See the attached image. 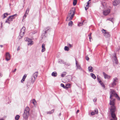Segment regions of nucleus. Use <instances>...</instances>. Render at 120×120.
<instances>
[{
    "label": "nucleus",
    "mask_w": 120,
    "mask_h": 120,
    "mask_svg": "<svg viewBox=\"0 0 120 120\" xmlns=\"http://www.w3.org/2000/svg\"><path fill=\"white\" fill-rule=\"evenodd\" d=\"M98 114V110L97 109H95L94 112H92L91 113V115H93L95 114Z\"/></svg>",
    "instance_id": "obj_12"
},
{
    "label": "nucleus",
    "mask_w": 120,
    "mask_h": 120,
    "mask_svg": "<svg viewBox=\"0 0 120 120\" xmlns=\"http://www.w3.org/2000/svg\"><path fill=\"white\" fill-rule=\"evenodd\" d=\"M97 79H98V80L99 81V82L100 81H101V80L99 79V78L98 77L97 78Z\"/></svg>",
    "instance_id": "obj_50"
},
{
    "label": "nucleus",
    "mask_w": 120,
    "mask_h": 120,
    "mask_svg": "<svg viewBox=\"0 0 120 120\" xmlns=\"http://www.w3.org/2000/svg\"><path fill=\"white\" fill-rule=\"evenodd\" d=\"M70 84H67L66 85V88H69L70 86Z\"/></svg>",
    "instance_id": "obj_38"
},
{
    "label": "nucleus",
    "mask_w": 120,
    "mask_h": 120,
    "mask_svg": "<svg viewBox=\"0 0 120 120\" xmlns=\"http://www.w3.org/2000/svg\"><path fill=\"white\" fill-rule=\"evenodd\" d=\"M79 111V110H77V113H78Z\"/></svg>",
    "instance_id": "obj_54"
},
{
    "label": "nucleus",
    "mask_w": 120,
    "mask_h": 120,
    "mask_svg": "<svg viewBox=\"0 0 120 120\" xmlns=\"http://www.w3.org/2000/svg\"><path fill=\"white\" fill-rule=\"evenodd\" d=\"M24 80H25V79L22 78V80L21 81L22 82L23 81H24Z\"/></svg>",
    "instance_id": "obj_48"
},
{
    "label": "nucleus",
    "mask_w": 120,
    "mask_h": 120,
    "mask_svg": "<svg viewBox=\"0 0 120 120\" xmlns=\"http://www.w3.org/2000/svg\"><path fill=\"white\" fill-rule=\"evenodd\" d=\"M0 120H4L2 118L1 119H0Z\"/></svg>",
    "instance_id": "obj_58"
},
{
    "label": "nucleus",
    "mask_w": 120,
    "mask_h": 120,
    "mask_svg": "<svg viewBox=\"0 0 120 120\" xmlns=\"http://www.w3.org/2000/svg\"><path fill=\"white\" fill-rule=\"evenodd\" d=\"M59 115H61V113H60V114Z\"/></svg>",
    "instance_id": "obj_60"
},
{
    "label": "nucleus",
    "mask_w": 120,
    "mask_h": 120,
    "mask_svg": "<svg viewBox=\"0 0 120 120\" xmlns=\"http://www.w3.org/2000/svg\"><path fill=\"white\" fill-rule=\"evenodd\" d=\"M24 40L25 41L28 42V45H31L33 44V41L31 39L27 37L25 38Z\"/></svg>",
    "instance_id": "obj_7"
},
{
    "label": "nucleus",
    "mask_w": 120,
    "mask_h": 120,
    "mask_svg": "<svg viewBox=\"0 0 120 120\" xmlns=\"http://www.w3.org/2000/svg\"><path fill=\"white\" fill-rule=\"evenodd\" d=\"M102 4L103 5V6L104 7V8H105V5L106 4L104 3V2H102Z\"/></svg>",
    "instance_id": "obj_40"
},
{
    "label": "nucleus",
    "mask_w": 120,
    "mask_h": 120,
    "mask_svg": "<svg viewBox=\"0 0 120 120\" xmlns=\"http://www.w3.org/2000/svg\"><path fill=\"white\" fill-rule=\"evenodd\" d=\"M75 11V8H71L68 14L66 19V21L70 20L72 19L74 15Z\"/></svg>",
    "instance_id": "obj_2"
},
{
    "label": "nucleus",
    "mask_w": 120,
    "mask_h": 120,
    "mask_svg": "<svg viewBox=\"0 0 120 120\" xmlns=\"http://www.w3.org/2000/svg\"><path fill=\"white\" fill-rule=\"evenodd\" d=\"M8 15V14L7 13H5L3 15V19H4Z\"/></svg>",
    "instance_id": "obj_27"
},
{
    "label": "nucleus",
    "mask_w": 120,
    "mask_h": 120,
    "mask_svg": "<svg viewBox=\"0 0 120 120\" xmlns=\"http://www.w3.org/2000/svg\"><path fill=\"white\" fill-rule=\"evenodd\" d=\"M66 72H63V74H62L61 75V76L62 77H64L66 75Z\"/></svg>",
    "instance_id": "obj_28"
},
{
    "label": "nucleus",
    "mask_w": 120,
    "mask_h": 120,
    "mask_svg": "<svg viewBox=\"0 0 120 120\" xmlns=\"http://www.w3.org/2000/svg\"><path fill=\"white\" fill-rule=\"evenodd\" d=\"M93 68L92 67L90 66L88 67V69L89 71L90 72H92L93 71Z\"/></svg>",
    "instance_id": "obj_19"
},
{
    "label": "nucleus",
    "mask_w": 120,
    "mask_h": 120,
    "mask_svg": "<svg viewBox=\"0 0 120 120\" xmlns=\"http://www.w3.org/2000/svg\"><path fill=\"white\" fill-rule=\"evenodd\" d=\"M77 0H74L73 2V4L74 5H76L77 3Z\"/></svg>",
    "instance_id": "obj_35"
},
{
    "label": "nucleus",
    "mask_w": 120,
    "mask_h": 120,
    "mask_svg": "<svg viewBox=\"0 0 120 120\" xmlns=\"http://www.w3.org/2000/svg\"><path fill=\"white\" fill-rule=\"evenodd\" d=\"M27 75H26V74H25L23 77V78L24 79H25L26 78V77Z\"/></svg>",
    "instance_id": "obj_41"
},
{
    "label": "nucleus",
    "mask_w": 120,
    "mask_h": 120,
    "mask_svg": "<svg viewBox=\"0 0 120 120\" xmlns=\"http://www.w3.org/2000/svg\"><path fill=\"white\" fill-rule=\"evenodd\" d=\"M60 86L64 88H66V86H64V85L63 83H61L60 84Z\"/></svg>",
    "instance_id": "obj_39"
},
{
    "label": "nucleus",
    "mask_w": 120,
    "mask_h": 120,
    "mask_svg": "<svg viewBox=\"0 0 120 120\" xmlns=\"http://www.w3.org/2000/svg\"><path fill=\"white\" fill-rule=\"evenodd\" d=\"M90 0H89L88 1H89V2L90 1Z\"/></svg>",
    "instance_id": "obj_59"
},
{
    "label": "nucleus",
    "mask_w": 120,
    "mask_h": 120,
    "mask_svg": "<svg viewBox=\"0 0 120 120\" xmlns=\"http://www.w3.org/2000/svg\"><path fill=\"white\" fill-rule=\"evenodd\" d=\"M25 13L24 15V16L23 17V19H25L26 18V16H27V15Z\"/></svg>",
    "instance_id": "obj_43"
},
{
    "label": "nucleus",
    "mask_w": 120,
    "mask_h": 120,
    "mask_svg": "<svg viewBox=\"0 0 120 120\" xmlns=\"http://www.w3.org/2000/svg\"><path fill=\"white\" fill-rule=\"evenodd\" d=\"M0 46L2 48L3 47V45H0Z\"/></svg>",
    "instance_id": "obj_56"
},
{
    "label": "nucleus",
    "mask_w": 120,
    "mask_h": 120,
    "mask_svg": "<svg viewBox=\"0 0 120 120\" xmlns=\"http://www.w3.org/2000/svg\"><path fill=\"white\" fill-rule=\"evenodd\" d=\"M97 99L96 98H95L93 100V101L94 102H96V101H97Z\"/></svg>",
    "instance_id": "obj_44"
},
{
    "label": "nucleus",
    "mask_w": 120,
    "mask_h": 120,
    "mask_svg": "<svg viewBox=\"0 0 120 120\" xmlns=\"http://www.w3.org/2000/svg\"><path fill=\"white\" fill-rule=\"evenodd\" d=\"M113 59L114 60L113 61V62L114 63L117 64H118V61L116 56H114L113 58Z\"/></svg>",
    "instance_id": "obj_15"
},
{
    "label": "nucleus",
    "mask_w": 120,
    "mask_h": 120,
    "mask_svg": "<svg viewBox=\"0 0 120 120\" xmlns=\"http://www.w3.org/2000/svg\"><path fill=\"white\" fill-rule=\"evenodd\" d=\"M89 5L87 4L86 6V7H85V9L86 10L89 8Z\"/></svg>",
    "instance_id": "obj_37"
},
{
    "label": "nucleus",
    "mask_w": 120,
    "mask_h": 120,
    "mask_svg": "<svg viewBox=\"0 0 120 120\" xmlns=\"http://www.w3.org/2000/svg\"><path fill=\"white\" fill-rule=\"evenodd\" d=\"M42 48L41 52H44L45 51V45L44 44H43L42 45Z\"/></svg>",
    "instance_id": "obj_16"
},
{
    "label": "nucleus",
    "mask_w": 120,
    "mask_h": 120,
    "mask_svg": "<svg viewBox=\"0 0 120 120\" xmlns=\"http://www.w3.org/2000/svg\"><path fill=\"white\" fill-rule=\"evenodd\" d=\"M90 75L91 77L93 78L94 79H95L96 78V76L94 74L91 73H90Z\"/></svg>",
    "instance_id": "obj_22"
},
{
    "label": "nucleus",
    "mask_w": 120,
    "mask_h": 120,
    "mask_svg": "<svg viewBox=\"0 0 120 120\" xmlns=\"http://www.w3.org/2000/svg\"><path fill=\"white\" fill-rule=\"evenodd\" d=\"M110 11V10L109 9H108L104 11L103 12V14L105 15H106L109 14Z\"/></svg>",
    "instance_id": "obj_8"
},
{
    "label": "nucleus",
    "mask_w": 120,
    "mask_h": 120,
    "mask_svg": "<svg viewBox=\"0 0 120 120\" xmlns=\"http://www.w3.org/2000/svg\"><path fill=\"white\" fill-rule=\"evenodd\" d=\"M50 29V27H46L45 29V33H44V34H45L47 33V32Z\"/></svg>",
    "instance_id": "obj_17"
},
{
    "label": "nucleus",
    "mask_w": 120,
    "mask_h": 120,
    "mask_svg": "<svg viewBox=\"0 0 120 120\" xmlns=\"http://www.w3.org/2000/svg\"><path fill=\"white\" fill-rule=\"evenodd\" d=\"M102 33L103 34V35H104V34H105L107 33L106 31V30L104 29H103L101 30Z\"/></svg>",
    "instance_id": "obj_26"
},
{
    "label": "nucleus",
    "mask_w": 120,
    "mask_h": 120,
    "mask_svg": "<svg viewBox=\"0 0 120 120\" xmlns=\"http://www.w3.org/2000/svg\"><path fill=\"white\" fill-rule=\"evenodd\" d=\"M118 79L117 78H115L113 79V82L111 83L109 85L110 87H113L114 86H115L116 83L118 82Z\"/></svg>",
    "instance_id": "obj_6"
},
{
    "label": "nucleus",
    "mask_w": 120,
    "mask_h": 120,
    "mask_svg": "<svg viewBox=\"0 0 120 120\" xmlns=\"http://www.w3.org/2000/svg\"><path fill=\"white\" fill-rule=\"evenodd\" d=\"M68 46H69L70 47H71L72 46V45H71L70 44H68Z\"/></svg>",
    "instance_id": "obj_47"
},
{
    "label": "nucleus",
    "mask_w": 120,
    "mask_h": 120,
    "mask_svg": "<svg viewBox=\"0 0 120 120\" xmlns=\"http://www.w3.org/2000/svg\"><path fill=\"white\" fill-rule=\"evenodd\" d=\"M54 109H53L51 111L47 112V114H51V113H53L54 112Z\"/></svg>",
    "instance_id": "obj_23"
},
{
    "label": "nucleus",
    "mask_w": 120,
    "mask_h": 120,
    "mask_svg": "<svg viewBox=\"0 0 120 120\" xmlns=\"http://www.w3.org/2000/svg\"><path fill=\"white\" fill-rule=\"evenodd\" d=\"M38 75V72H36L33 74L32 76L31 77V82L32 83H34L35 79H37Z\"/></svg>",
    "instance_id": "obj_5"
},
{
    "label": "nucleus",
    "mask_w": 120,
    "mask_h": 120,
    "mask_svg": "<svg viewBox=\"0 0 120 120\" xmlns=\"http://www.w3.org/2000/svg\"><path fill=\"white\" fill-rule=\"evenodd\" d=\"M2 74L0 73V76L2 77Z\"/></svg>",
    "instance_id": "obj_53"
},
{
    "label": "nucleus",
    "mask_w": 120,
    "mask_h": 120,
    "mask_svg": "<svg viewBox=\"0 0 120 120\" xmlns=\"http://www.w3.org/2000/svg\"><path fill=\"white\" fill-rule=\"evenodd\" d=\"M89 38L90 39V41H91V39H92V38L91 36H89Z\"/></svg>",
    "instance_id": "obj_46"
},
{
    "label": "nucleus",
    "mask_w": 120,
    "mask_h": 120,
    "mask_svg": "<svg viewBox=\"0 0 120 120\" xmlns=\"http://www.w3.org/2000/svg\"><path fill=\"white\" fill-rule=\"evenodd\" d=\"M65 64L66 65H68V66H69V65L68 64H67V63H65Z\"/></svg>",
    "instance_id": "obj_57"
},
{
    "label": "nucleus",
    "mask_w": 120,
    "mask_h": 120,
    "mask_svg": "<svg viewBox=\"0 0 120 120\" xmlns=\"http://www.w3.org/2000/svg\"><path fill=\"white\" fill-rule=\"evenodd\" d=\"M73 24V22L72 21H71L68 23V25L69 26H71Z\"/></svg>",
    "instance_id": "obj_33"
},
{
    "label": "nucleus",
    "mask_w": 120,
    "mask_h": 120,
    "mask_svg": "<svg viewBox=\"0 0 120 120\" xmlns=\"http://www.w3.org/2000/svg\"><path fill=\"white\" fill-rule=\"evenodd\" d=\"M24 33H23L22 32H21V31H20V32L19 33V36L21 37V38L19 37V38L20 39L22 38L24 36Z\"/></svg>",
    "instance_id": "obj_18"
},
{
    "label": "nucleus",
    "mask_w": 120,
    "mask_h": 120,
    "mask_svg": "<svg viewBox=\"0 0 120 120\" xmlns=\"http://www.w3.org/2000/svg\"><path fill=\"white\" fill-rule=\"evenodd\" d=\"M82 25V23H79L78 24V26H81Z\"/></svg>",
    "instance_id": "obj_42"
},
{
    "label": "nucleus",
    "mask_w": 120,
    "mask_h": 120,
    "mask_svg": "<svg viewBox=\"0 0 120 120\" xmlns=\"http://www.w3.org/2000/svg\"><path fill=\"white\" fill-rule=\"evenodd\" d=\"M75 62H76V66L77 67V69H81V67L80 65L79 64H78V62L77 61L75 60Z\"/></svg>",
    "instance_id": "obj_13"
},
{
    "label": "nucleus",
    "mask_w": 120,
    "mask_h": 120,
    "mask_svg": "<svg viewBox=\"0 0 120 120\" xmlns=\"http://www.w3.org/2000/svg\"><path fill=\"white\" fill-rule=\"evenodd\" d=\"M17 16V14H15L14 15H12L8 17V18L10 19V21H12L13 19L15 18L14 16Z\"/></svg>",
    "instance_id": "obj_11"
},
{
    "label": "nucleus",
    "mask_w": 120,
    "mask_h": 120,
    "mask_svg": "<svg viewBox=\"0 0 120 120\" xmlns=\"http://www.w3.org/2000/svg\"><path fill=\"white\" fill-rule=\"evenodd\" d=\"M20 49L19 47L17 49V50L18 51Z\"/></svg>",
    "instance_id": "obj_51"
},
{
    "label": "nucleus",
    "mask_w": 120,
    "mask_h": 120,
    "mask_svg": "<svg viewBox=\"0 0 120 120\" xmlns=\"http://www.w3.org/2000/svg\"><path fill=\"white\" fill-rule=\"evenodd\" d=\"M110 90L111 91L110 98L111 99L110 101L111 100H112L113 99H115H115L112 98V97L113 96H115L119 100H120V98L118 96L117 94L115 93V91L114 90L112 89H110Z\"/></svg>",
    "instance_id": "obj_3"
},
{
    "label": "nucleus",
    "mask_w": 120,
    "mask_h": 120,
    "mask_svg": "<svg viewBox=\"0 0 120 120\" xmlns=\"http://www.w3.org/2000/svg\"><path fill=\"white\" fill-rule=\"evenodd\" d=\"M103 74L104 75V78L105 79H109L110 77V76H109L108 75H107L104 72H103Z\"/></svg>",
    "instance_id": "obj_14"
},
{
    "label": "nucleus",
    "mask_w": 120,
    "mask_h": 120,
    "mask_svg": "<svg viewBox=\"0 0 120 120\" xmlns=\"http://www.w3.org/2000/svg\"><path fill=\"white\" fill-rule=\"evenodd\" d=\"M90 3L89 2V1H88L87 3V4L89 5V4H90Z\"/></svg>",
    "instance_id": "obj_55"
},
{
    "label": "nucleus",
    "mask_w": 120,
    "mask_h": 120,
    "mask_svg": "<svg viewBox=\"0 0 120 120\" xmlns=\"http://www.w3.org/2000/svg\"><path fill=\"white\" fill-rule=\"evenodd\" d=\"M32 103L34 105H36V101L35 99H33L32 100Z\"/></svg>",
    "instance_id": "obj_34"
},
{
    "label": "nucleus",
    "mask_w": 120,
    "mask_h": 120,
    "mask_svg": "<svg viewBox=\"0 0 120 120\" xmlns=\"http://www.w3.org/2000/svg\"><path fill=\"white\" fill-rule=\"evenodd\" d=\"M29 11V8H28L26 10V12L25 13L26 14V15H27L28 14Z\"/></svg>",
    "instance_id": "obj_36"
},
{
    "label": "nucleus",
    "mask_w": 120,
    "mask_h": 120,
    "mask_svg": "<svg viewBox=\"0 0 120 120\" xmlns=\"http://www.w3.org/2000/svg\"><path fill=\"white\" fill-rule=\"evenodd\" d=\"M91 33L89 35V36H91Z\"/></svg>",
    "instance_id": "obj_52"
},
{
    "label": "nucleus",
    "mask_w": 120,
    "mask_h": 120,
    "mask_svg": "<svg viewBox=\"0 0 120 120\" xmlns=\"http://www.w3.org/2000/svg\"><path fill=\"white\" fill-rule=\"evenodd\" d=\"M26 29V28L25 27H23L22 29L21 30V32H22L23 33H25V30Z\"/></svg>",
    "instance_id": "obj_24"
},
{
    "label": "nucleus",
    "mask_w": 120,
    "mask_h": 120,
    "mask_svg": "<svg viewBox=\"0 0 120 120\" xmlns=\"http://www.w3.org/2000/svg\"><path fill=\"white\" fill-rule=\"evenodd\" d=\"M11 22V21H10V19H9V18H8L7 20L5 22L6 23H8L9 24H10Z\"/></svg>",
    "instance_id": "obj_25"
},
{
    "label": "nucleus",
    "mask_w": 120,
    "mask_h": 120,
    "mask_svg": "<svg viewBox=\"0 0 120 120\" xmlns=\"http://www.w3.org/2000/svg\"><path fill=\"white\" fill-rule=\"evenodd\" d=\"M99 83L101 84V85L104 88L105 87V85H104V84L101 81H100L99 82Z\"/></svg>",
    "instance_id": "obj_32"
},
{
    "label": "nucleus",
    "mask_w": 120,
    "mask_h": 120,
    "mask_svg": "<svg viewBox=\"0 0 120 120\" xmlns=\"http://www.w3.org/2000/svg\"><path fill=\"white\" fill-rule=\"evenodd\" d=\"M29 107H26L25 109L23 114V117L24 118H27L29 115Z\"/></svg>",
    "instance_id": "obj_4"
},
{
    "label": "nucleus",
    "mask_w": 120,
    "mask_h": 120,
    "mask_svg": "<svg viewBox=\"0 0 120 120\" xmlns=\"http://www.w3.org/2000/svg\"><path fill=\"white\" fill-rule=\"evenodd\" d=\"M105 37L108 38L110 36V35L108 32H107L104 35Z\"/></svg>",
    "instance_id": "obj_20"
},
{
    "label": "nucleus",
    "mask_w": 120,
    "mask_h": 120,
    "mask_svg": "<svg viewBox=\"0 0 120 120\" xmlns=\"http://www.w3.org/2000/svg\"><path fill=\"white\" fill-rule=\"evenodd\" d=\"M107 20H109L111 21L113 23V21L114 20V18H108L107 19Z\"/></svg>",
    "instance_id": "obj_29"
},
{
    "label": "nucleus",
    "mask_w": 120,
    "mask_h": 120,
    "mask_svg": "<svg viewBox=\"0 0 120 120\" xmlns=\"http://www.w3.org/2000/svg\"><path fill=\"white\" fill-rule=\"evenodd\" d=\"M109 104L111 105L110 109L112 117V118L110 120H117V118L115 113L116 110V107L115 106V99H113L112 100H110Z\"/></svg>",
    "instance_id": "obj_1"
},
{
    "label": "nucleus",
    "mask_w": 120,
    "mask_h": 120,
    "mask_svg": "<svg viewBox=\"0 0 120 120\" xmlns=\"http://www.w3.org/2000/svg\"><path fill=\"white\" fill-rule=\"evenodd\" d=\"M64 50L65 51H68L69 50V48L67 46H65L64 48Z\"/></svg>",
    "instance_id": "obj_30"
},
{
    "label": "nucleus",
    "mask_w": 120,
    "mask_h": 120,
    "mask_svg": "<svg viewBox=\"0 0 120 120\" xmlns=\"http://www.w3.org/2000/svg\"><path fill=\"white\" fill-rule=\"evenodd\" d=\"M57 75V73L56 71L53 72L52 74V76L54 77L56 76Z\"/></svg>",
    "instance_id": "obj_21"
},
{
    "label": "nucleus",
    "mask_w": 120,
    "mask_h": 120,
    "mask_svg": "<svg viewBox=\"0 0 120 120\" xmlns=\"http://www.w3.org/2000/svg\"><path fill=\"white\" fill-rule=\"evenodd\" d=\"M6 60L7 61L10 60L11 56L9 53L7 52L6 54Z\"/></svg>",
    "instance_id": "obj_10"
},
{
    "label": "nucleus",
    "mask_w": 120,
    "mask_h": 120,
    "mask_svg": "<svg viewBox=\"0 0 120 120\" xmlns=\"http://www.w3.org/2000/svg\"><path fill=\"white\" fill-rule=\"evenodd\" d=\"M86 60H88L89 59V57H87V56H86Z\"/></svg>",
    "instance_id": "obj_45"
},
{
    "label": "nucleus",
    "mask_w": 120,
    "mask_h": 120,
    "mask_svg": "<svg viewBox=\"0 0 120 120\" xmlns=\"http://www.w3.org/2000/svg\"><path fill=\"white\" fill-rule=\"evenodd\" d=\"M19 116L18 115H17L15 117V119L16 120H18L19 118Z\"/></svg>",
    "instance_id": "obj_31"
},
{
    "label": "nucleus",
    "mask_w": 120,
    "mask_h": 120,
    "mask_svg": "<svg viewBox=\"0 0 120 120\" xmlns=\"http://www.w3.org/2000/svg\"><path fill=\"white\" fill-rule=\"evenodd\" d=\"M16 68H15V69L14 70V71H12V72H14L16 71Z\"/></svg>",
    "instance_id": "obj_49"
},
{
    "label": "nucleus",
    "mask_w": 120,
    "mask_h": 120,
    "mask_svg": "<svg viewBox=\"0 0 120 120\" xmlns=\"http://www.w3.org/2000/svg\"><path fill=\"white\" fill-rule=\"evenodd\" d=\"M120 3V0H114L113 4L114 6H116Z\"/></svg>",
    "instance_id": "obj_9"
}]
</instances>
